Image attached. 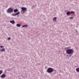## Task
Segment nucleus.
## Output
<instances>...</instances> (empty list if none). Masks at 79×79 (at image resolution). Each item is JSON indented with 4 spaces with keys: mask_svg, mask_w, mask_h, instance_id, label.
Listing matches in <instances>:
<instances>
[{
    "mask_svg": "<svg viewBox=\"0 0 79 79\" xmlns=\"http://www.w3.org/2000/svg\"><path fill=\"white\" fill-rule=\"evenodd\" d=\"M66 53L68 55H73L74 53V50L73 49H68L66 50Z\"/></svg>",
    "mask_w": 79,
    "mask_h": 79,
    "instance_id": "1",
    "label": "nucleus"
},
{
    "mask_svg": "<svg viewBox=\"0 0 79 79\" xmlns=\"http://www.w3.org/2000/svg\"><path fill=\"white\" fill-rule=\"evenodd\" d=\"M21 14H24L27 11V8L24 7H22L21 8Z\"/></svg>",
    "mask_w": 79,
    "mask_h": 79,
    "instance_id": "2",
    "label": "nucleus"
},
{
    "mask_svg": "<svg viewBox=\"0 0 79 79\" xmlns=\"http://www.w3.org/2000/svg\"><path fill=\"white\" fill-rule=\"evenodd\" d=\"M54 71V69L52 68H49L47 71V73H52L53 72V71Z\"/></svg>",
    "mask_w": 79,
    "mask_h": 79,
    "instance_id": "3",
    "label": "nucleus"
},
{
    "mask_svg": "<svg viewBox=\"0 0 79 79\" xmlns=\"http://www.w3.org/2000/svg\"><path fill=\"white\" fill-rule=\"evenodd\" d=\"M6 11L7 13H11L13 11V9L12 8H9L6 10Z\"/></svg>",
    "mask_w": 79,
    "mask_h": 79,
    "instance_id": "4",
    "label": "nucleus"
},
{
    "mask_svg": "<svg viewBox=\"0 0 79 79\" xmlns=\"http://www.w3.org/2000/svg\"><path fill=\"white\" fill-rule=\"evenodd\" d=\"M19 14H20V12H17L15 14H12V15L13 16H16V15H19Z\"/></svg>",
    "mask_w": 79,
    "mask_h": 79,
    "instance_id": "5",
    "label": "nucleus"
},
{
    "mask_svg": "<svg viewBox=\"0 0 79 79\" xmlns=\"http://www.w3.org/2000/svg\"><path fill=\"white\" fill-rule=\"evenodd\" d=\"M1 78H5L6 77V75L5 74H3L0 76Z\"/></svg>",
    "mask_w": 79,
    "mask_h": 79,
    "instance_id": "6",
    "label": "nucleus"
},
{
    "mask_svg": "<svg viewBox=\"0 0 79 79\" xmlns=\"http://www.w3.org/2000/svg\"><path fill=\"white\" fill-rule=\"evenodd\" d=\"M5 49L4 48H2L0 49V52H5Z\"/></svg>",
    "mask_w": 79,
    "mask_h": 79,
    "instance_id": "7",
    "label": "nucleus"
},
{
    "mask_svg": "<svg viewBox=\"0 0 79 79\" xmlns=\"http://www.w3.org/2000/svg\"><path fill=\"white\" fill-rule=\"evenodd\" d=\"M66 15L68 16H69L71 15V12L70 11H68L66 13Z\"/></svg>",
    "mask_w": 79,
    "mask_h": 79,
    "instance_id": "8",
    "label": "nucleus"
},
{
    "mask_svg": "<svg viewBox=\"0 0 79 79\" xmlns=\"http://www.w3.org/2000/svg\"><path fill=\"white\" fill-rule=\"evenodd\" d=\"M10 23H12V24H15V22L14 20L10 21Z\"/></svg>",
    "mask_w": 79,
    "mask_h": 79,
    "instance_id": "9",
    "label": "nucleus"
},
{
    "mask_svg": "<svg viewBox=\"0 0 79 79\" xmlns=\"http://www.w3.org/2000/svg\"><path fill=\"white\" fill-rule=\"evenodd\" d=\"M56 19H57V18L56 17H54L53 19V21H56Z\"/></svg>",
    "mask_w": 79,
    "mask_h": 79,
    "instance_id": "10",
    "label": "nucleus"
},
{
    "mask_svg": "<svg viewBox=\"0 0 79 79\" xmlns=\"http://www.w3.org/2000/svg\"><path fill=\"white\" fill-rule=\"evenodd\" d=\"M18 10L17 9L14 10V13H17V12H18Z\"/></svg>",
    "mask_w": 79,
    "mask_h": 79,
    "instance_id": "11",
    "label": "nucleus"
},
{
    "mask_svg": "<svg viewBox=\"0 0 79 79\" xmlns=\"http://www.w3.org/2000/svg\"><path fill=\"white\" fill-rule=\"evenodd\" d=\"M22 27H28V25H23L22 26Z\"/></svg>",
    "mask_w": 79,
    "mask_h": 79,
    "instance_id": "12",
    "label": "nucleus"
},
{
    "mask_svg": "<svg viewBox=\"0 0 79 79\" xmlns=\"http://www.w3.org/2000/svg\"><path fill=\"white\" fill-rule=\"evenodd\" d=\"M16 26H17V27H21V25L20 24H16Z\"/></svg>",
    "mask_w": 79,
    "mask_h": 79,
    "instance_id": "13",
    "label": "nucleus"
},
{
    "mask_svg": "<svg viewBox=\"0 0 79 79\" xmlns=\"http://www.w3.org/2000/svg\"><path fill=\"white\" fill-rule=\"evenodd\" d=\"M75 13V12L74 11H72L70 12L71 14H74Z\"/></svg>",
    "mask_w": 79,
    "mask_h": 79,
    "instance_id": "14",
    "label": "nucleus"
},
{
    "mask_svg": "<svg viewBox=\"0 0 79 79\" xmlns=\"http://www.w3.org/2000/svg\"><path fill=\"white\" fill-rule=\"evenodd\" d=\"M76 71L77 72H79V68H77L76 69Z\"/></svg>",
    "mask_w": 79,
    "mask_h": 79,
    "instance_id": "15",
    "label": "nucleus"
},
{
    "mask_svg": "<svg viewBox=\"0 0 79 79\" xmlns=\"http://www.w3.org/2000/svg\"><path fill=\"white\" fill-rule=\"evenodd\" d=\"M3 73V71L2 70H0V74H2Z\"/></svg>",
    "mask_w": 79,
    "mask_h": 79,
    "instance_id": "16",
    "label": "nucleus"
},
{
    "mask_svg": "<svg viewBox=\"0 0 79 79\" xmlns=\"http://www.w3.org/2000/svg\"><path fill=\"white\" fill-rule=\"evenodd\" d=\"M69 19H73V17H69Z\"/></svg>",
    "mask_w": 79,
    "mask_h": 79,
    "instance_id": "17",
    "label": "nucleus"
},
{
    "mask_svg": "<svg viewBox=\"0 0 79 79\" xmlns=\"http://www.w3.org/2000/svg\"><path fill=\"white\" fill-rule=\"evenodd\" d=\"M10 39H11V38H8V40H10Z\"/></svg>",
    "mask_w": 79,
    "mask_h": 79,
    "instance_id": "18",
    "label": "nucleus"
},
{
    "mask_svg": "<svg viewBox=\"0 0 79 79\" xmlns=\"http://www.w3.org/2000/svg\"><path fill=\"white\" fill-rule=\"evenodd\" d=\"M0 48H3V46H0Z\"/></svg>",
    "mask_w": 79,
    "mask_h": 79,
    "instance_id": "19",
    "label": "nucleus"
},
{
    "mask_svg": "<svg viewBox=\"0 0 79 79\" xmlns=\"http://www.w3.org/2000/svg\"><path fill=\"white\" fill-rule=\"evenodd\" d=\"M67 48V49H68L69 48V47H67V48Z\"/></svg>",
    "mask_w": 79,
    "mask_h": 79,
    "instance_id": "20",
    "label": "nucleus"
},
{
    "mask_svg": "<svg viewBox=\"0 0 79 79\" xmlns=\"http://www.w3.org/2000/svg\"><path fill=\"white\" fill-rule=\"evenodd\" d=\"M76 32H77V30H76Z\"/></svg>",
    "mask_w": 79,
    "mask_h": 79,
    "instance_id": "21",
    "label": "nucleus"
}]
</instances>
